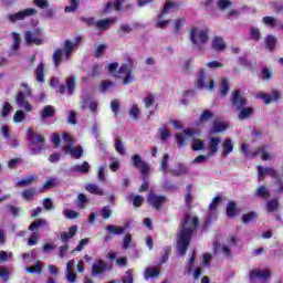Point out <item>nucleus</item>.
<instances>
[{
  "label": "nucleus",
  "instance_id": "8fccbe9b",
  "mask_svg": "<svg viewBox=\"0 0 283 283\" xmlns=\"http://www.w3.org/2000/svg\"><path fill=\"white\" fill-rule=\"evenodd\" d=\"M43 271V265L41 264V261H36L34 266H28L27 272L28 273H41Z\"/></svg>",
  "mask_w": 283,
  "mask_h": 283
},
{
  "label": "nucleus",
  "instance_id": "c85d7f7f",
  "mask_svg": "<svg viewBox=\"0 0 283 283\" xmlns=\"http://www.w3.org/2000/svg\"><path fill=\"white\" fill-rule=\"evenodd\" d=\"M261 155V159L262 160H269V158H271V156L269 155V153H266V147L265 146H261L259 148H255L254 151L252 153L253 158L258 157Z\"/></svg>",
  "mask_w": 283,
  "mask_h": 283
},
{
  "label": "nucleus",
  "instance_id": "9b49d317",
  "mask_svg": "<svg viewBox=\"0 0 283 283\" xmlns=\"http://www.w3.org/2000/svg\"><path fill=\"white\" fill-rule=\"evenodd\" d=\"M230 103L232 107L235 109V112H240L242 107H247V98L242 96V93H240V90H235L232 92Z\"/></svg>",
  "mask_w": 283,
  "mask_h": 283
},
{
  "label": "nucleus",
  "instance_id": "338daca9",
  "mask_svg": "<svg viewBox=\"0 0 283 283\" xmlns=\"http://www.w3.org/2000/svg\"><path fill=\"white\" fill-rule=\"evenodd\" d=\"M39 232H33L28 240L29 247H34L39 242Z\"/></svg>",
  "mask_w": 283,
  "mask_h": 283
},
{
  "label": "nucleus",
  "instance_id": "bf43d9fd",
  "mask_svg": "<svg viewBox=\"0 0 283 283\" xmlns=\"http://www.w3.org/2000/svg\"><path fill=\"white\" fill-rule=\"evenodd\" d=\"M272 76H273V73L271 72V70H269V67H263L261 70V77L263 81H271Z\"/></svg>",
  "mask_w": 283,
  "mask_h": 283
},
{
  "label": "nucleus",
  "instance_id": "b1692460",
  "mask_svg": "<svg viewBox=\"0 0 283 283\" xmlns=\"http://www.w3.org/2000/svg\"><path fill=\"white\" fill-rule=\"evenodd\" d=\"M85 189L86 191H88V193H92L93 196H104L105 193L103 188L98 187V185L95 184H87Z\"/></svg>",
  "mask_w": 283,
  "mask_h": 283
},
{
  "label": "nucleus",
  "instance_id": "39448f33",
  "mask_svg": "<svg viewBox=\"0 0 283 283\" xmlns=\"http://www.w3.org/2000/svg\"><path fill=\"white\" fill-rule=\"evenodd\" d=\"M132 160H133V167H135L136 169H140V174L142 176H144V181L139 187V193L149 191V182H147V175L149 174V165L143 161V158L140 157V155H134L132 157Z\"/></svg>",
  "mask_w": 283,
  "mask_h": 283
},
{
  "label": "nucleus",
  "instance_id": "4be33fe9",
  "mask_svg": "<svg viewBox=\"0 0 283 283\" xmlns=\"http://www.w3.org/2000/svg\"><path fill=\"white\" fill-rule=\"evenodd\" d=\"M56 109L52 105H46L41 112V118L42 120H46V118H52L55 116Z\"/></svg>",
  "mask_w": 283,
  "mask_h": 283
},
{
  "label": "nucleus",
  "instance_id": "79ce46f5",
  "mask_svg": "<svg viewBox=\"0 0 283 283\" xmlns=\"http://www.w3.org/2000/svg\"><path fill=\"white\" fill-rule=\"evenodd\" d=\"M171 174H174V176H186V174H189V168L182 164H179L178 170H171Z\"/></svg>",
  "mask_w": 283,
  "mask_h": 283
},
{
  "label": "nucleus",
  "instance_id": "5701e85b",
  "mask_svg": "<svg viewBox=\"0 0 283 283\" xmlns=\"http://www.w3.org/2000/svg\"><path fill=\"white\" fill-rule=\"evenodd\" d=\"M212 49L217 52H222L227 50V43H224V40L220 36H216L212 41Z\"/></svg>",
  "mask_w": 283,
  "mask_h": 283
},
{
  "label": "nucleus",
  "instance_id": "680f3d73",
  "mask_svg": "<svg viewBox=\"0 0 283 283\" xmlns=\"http://www.w3.org/2000/svg\"><path fill=\"white\" fill-rule=\"evenodd\" d=\"M10 112H12V105L9 104V102H4L3 107H2V112H1V116L3 118L8 117Z\"/></svg>",
  "mask_w": 283,
  "mask_h": 283
},
{
  "label": "nucleus",
  "instance_id": "a211bd4d",
  "mask_svg": "<svg viewBox=\"0 0 283 283\" xmlns=\"http://www.w3.org/2000/svg\"><path fill=\"white\" fill-rule=\"evenodd\" d=\"M112 23H116V18H106V19L98 20L95 23V28L103 31L109 30V27L112 25Z\"/></svg>",
  "mask_w": 283,
  "mask_h": 283
},
{
  "label": "nucleus",
  "instance_id": "49530a36",
  "mask_svg": "<svg viewBox=\"0 0 283 283\" xmlns=\"http://www.w3.org/2000/svg\"><path fill=\"white\" fill-rule=\"evenodd\" d=\"M34 180H36V176H31L29 178H24L20 181L17 182V187H28L29 185H32V182H34Z\"/></svg>",
  "mask_w": 283,
  "mask_h": 283
},
{
  "label": "nucleus",
  "instance_id": "7c9ffc66",
  "mask_svg": "<svg viewBox=\"0 0 283 283\" xmlns=\"http://www.w3.org/2000/svg\"><path fill=\"white\" fill-rule=\"evenodd\" d=\"M205 78H207V72L205 71V69H200L199 75L196 82L198 90H205L206 87Z\"/></svg>",
  "mask_w": 283,
  "mask_h": 283
},
{
  "label": "nucleus",
  "instance_id": "0e129e2a",
  "mask_svg": "<svg viewBox=\"0 0 283 283\" xmlns=\"http://www.w3.org/2000/svg\"><path fill=\"white\" fill-rule=\"evenodd\" d=\"M21 45V36L19 33L13 32V44H12V50H19Z\"/></svg>",
  "mask_w": 283,
  "mask_h": 283
},
{
  "label": "nucleus",
  "instance_id": "c756f323",
  "mask_svg": "<svg viewBox=\"0 0 283 283\" xmlns=\"http://www.w3.org/2000/svg\"><path fill=\"white\" fill-rule=\"evenodd\" d=\"M48 224V221L45 219H36L29 226V231L33 232L41 229V227H45Z\"/></svg>",
  "mask_w": 283,
  "mask_h": 283
},
{
  "label": "nucleus",
  "instance_id": "a878e982",
  "mask_svg": "<svg viewBox=\"0 0 283 283\" xmlns=\"http://www.w3.org/2000/svg\"><path fill=\"white\" fill-rule=\"evenodd\" d=\"M221 139L220 137H211L210 144H209V151L210 156H213V154H218V146L220 145Z\"/></svg>",
  "mask_w": 283,
  "mask_h": 283
},
{
  "label": "nucleus",
  "instance_id": "052dcab7",
  "mask_svg": "<svg viewBox=\"0 0 283 283\" xmlns=\"http://www.w3.org/2000/svg\"><path fill=\"white\" fill-rule=\"evenodd\" d=\"M109 87H114V82L107 80V81H102L99 83L101 92H106L107 90H109Z\"/></svg>",
  "mask_w": 283,
  "mask_h": 283
},
{
  "label": "nucleus",
  "instance_id": "603ef678",
  "mask_svg": "<svg viewBox=\"0 0 283 283\" xmlns=\"http://www.w3.org/2000/svg\"><path fill=\"white\" fill-rule=\"evenodd\" d=\"M70 263H67V274L66 280L70 283H76V273H74V270L70 268Z\"/></svg>",
  "mask_w": 283,
  "mask_h": 283
},
{
  "label": "nucleus",
  "instance_id": "774afa93",
  "mask_svg": "<svg viewBox=\"0 0 283 283\" xmlns=\"http://www.w3.org/2000/svg\"><path fill=\"white\" fill-rule=\"evenodd\" d=\"M101 216H102V218H104V220H108V218L112 217V209H109V206H105L102 209Z\"/></svg>",
  "mask_w": 283,
  "mask_h": 283
},
{
  "label": "nucleus",
  "instance_id": "4c0bfd02",
  "mask_svg": "<svg viewBox=\"0 0 283 283\" xmlns=\"http://www.w3.org/2000/svg\"><path fill=\"white\" fill-rule=\"evenodd\" d=\"M106 231H109V233H113L114 235H120V234L125 233V228L117 227L114 224H108V226H106Z\"/></svg>",
  "mask_w": 283,
  "mask_h": 283
},
{
  "label": "nucleus",
  "instance_id": "09e8293b",
  "mask_svg": "<svg viewBox=\"0 0 283 283\" xmlns=\"http://www.w3.org/2000/svg\"><path fill=\"white\" fill-rule=\"evenodd\" d=\"M159 134L161 143H167V139H169L171 136V133L169 132V129H167V127L159 128Z\"/></svg>",
  "mask_w": 283,
  "mask_h": 283
},
{
  "label": "nucleus",
  "instance_id": "2f4dec72",
  "mask_svg": "<svg viewBox=\"0 0 283 283\" xmlns=\"http://www.w3.org/2000/svg\"><path fill=\"white\" fill-rule=\"evenodd\" d=\"M265 44L270 52H275V45H277V38L274 35H266Z\"/></svg>",
  "mask_w": 283,
  "mask_h": 283
},
{
  "label": "nucleus",
  "instance_id": "20e7f679",
  "mask_svg": "<svg viewBox=\"0 0 283 283\" xmlns=\"http://www.w3.org/2000/svg\"><path fill=\"white\" fill-rule=\"evenodd\" d=\"M27 138L29 140V151H31L32 156H39V154L48 149L43 134H36L34 129L29 128L27 130Z\"/></svg>",
  "mask_w": 283,
  "mask_h": 283
},
{
  "label": "nucleus",
  "instance_id": "f3484780",
  "mask_svg": "<svg viewBox=\"0 0 283 283\" xmlns=\"http://www.w3.org/2000/svg\"><path fill=\"white\" fill-rule=\"evenodd\" d=\"M35 81L38 83H45V64L40 62L34 71Z\"/></svg>",
  "mask_w": 283,
  "mask_h": 283
},
{
  "label": "nucleus",
  "instance_id": "423d86ee",
  "mask_svg": "<svg viewBox=\"0 0 283 283\" xmlns=\"http://www.w3.org/2000/svg\"><path fill=\"white\" fill-rule=\"evenodd\" d=\"M21 87L23 91H19L15 95V103L18 107H23L25 112H32V104L28 102V98L32 96V88L28 85V83L22 82Z\"/></svg>",
  "mask_w": 283,
  "mask_h": 283
},
{
  "label": "nucleus",
  "instance_id": "6e6552de",
  "mask_svg": "<svg viewBox=\"0 0 283 283\" xmlns=\"http://www.w3.org/2000/svg\"><path fill=\"white\" fill-rule=\"evenodd\" d=\"M146 200L149 207H153L156 211H163V207L167 202V196L156 195L154 191H150Z\"/></svg>",
  "mask_w": 283,
  "mask_h": 283
},
{
  "label": "nucleus",
  "instance_id": "dca6fc26",
  "mask_svg": "<svg viewBox=\"0 0 283 283\" xmlns=\"http://www.w3.org/2000/svg\"><path fill=\"white\" fill-rule=\"evenodd\" d=\"M78 227L77 226H71L69 228V232L64 231L60 234V240L64 243L70 242V240H72V238H74V235H76V231H77Z\"/></svg>",
  "mask_w": 283,
  "mask_h": 283
},
{
  "label": "nucleus",
  "instance_id": "f8f14e48",
  "mask_svg": "<svg viewBox=\"0 0 283 283\" xmlns=\"http://www.w3.org/2000/svg\"><path fill=\"white\" fill-rule=\"evenodd\" d=\"M271 277V271L269 270H252L249 274L251 283H255L256 280H269Z\"/></svg>",
  "mask_w": 283,
  "mask_h": 283
},
{
  "label": "nucleus",
  "instance_id": "bb28decb",
  "mask_svg": "<svg viewBox=\"0 0 283 283\" xmlns=\"http://www.w3.org/2000/svg\"><path fill=\"white\" fill-rule=\"evenodd\" d=\"M253 116V107H242L239 111L238 118L239 120H247V118Z\"/></svg>",
  "mask_w": 283,
  "mask_h": 283
},
{
  "label": "nucleus",
  "instance_id": "5fc2aeb1",
  "mask_svg": "<svg viewBox=\"0 0 283 283\" xmlns=\"http://www.w3.org/2000/svg\"><path fill=\"white\" fill-rule=\"evenodd\" d=\"M264 25H270V28H275L277 25V20L271 15H266L263 18Z\"/></svg>",
  "mask_w": 283,
  "mask_h": 283
},
{
  "label": "nucleus",
  "instance_id": "f257e3e1",
  "mask_svg": "<svg viewBox=\"0 0 283 283\" xmlns=\"http://www.w3.org/2000/svg\"><path fill=\"white\" fill-rule=\"evenodd\" d=\"M199 229L200 219L198 217L191 218V214L186 213L177 233V251L179 255H187V249L191 244V238H193L195 233H198Z\"/></svg>",
  "mask_w": 283,
  "mask_h": 283
},
{
  "label": "nucleus",
  "instance_id": "473e14b6",
  "mask_svg": "<svg viewBox=\"0 0 283 283\" xmlns=\"http://www.w3.org/2000/svg\"><path fill=\"white\" fill-rule=\"evenodd\" d=\"M34 196H36V188L32 187L22 191V198L28 202L34 200Z\"/></svg>",
  "mask_w": 283,
  "mask_h": 283
},
{
  "label": "nucleus",
  "instance_id": "3c124183",
  "mask_svg": "<svg viewBox=\"0 0 283 283\" xmlns=\"http://www.w3.org/2000/svg\"><path fill=\"white\" fill-rule=\"evenodd\" d=\"M169 255H171V245H168L165 251L164 254L160 258L159 264H165L169 261Z\"/></svg>",
  "mask_w": 283,
  "mask_h": 283
},
{
  "label": "nucleus",
  "instance_id": "a19ab883",
  "mask_svg": "<svg viewBox=\"0 0 283 283\" xmlns=\"http://www.w3.org/2000/svg\"><path fill=\"white\" fill-rule=\"evenodd\" d=\"M53 187H56V180L49 179L44 182V185L41 186L40 191L41 193H45L48 189H53Z\"/></svg>",
  "mask_w": 283,
  "mask_h": 283
},
{
  "label": "nucleus",
  "instance_id": "13d9d810",
  "mask_svg": "<svg viewBox=\"0 0 283 283\" xmlns=\"http://www.w3.org/2000/svg\"><path fill=\"white\" fill-rule=\"evenodd\" d=\"M156 102V97L153 94H147L146 97L144 98V104L146 108L151 107L154 103Z\"/></svg>",
  "mask_w": 283,
  "mask_h": 283
},
{
  "label": "nucleus",
  "instance_id": "2eb2a0df",
  "mask_svg": "<svg viewBox=\"0 0 283 283\" xmlns=\"http://www.w3.org/2000/svg\"><path fill=\"white\" fill-rule=\"evenodd\" d=\"M125 1L126 0H115L114 2H107L103 9V13L109 14V12H112V8H114L116 12H120V10H123V3H125Z\"/></svg>",
  "mask_w": 283,
  "mask_h": 283
},
{
  "label": "nucleus",
  "instance_id": "f704fd0d",
  "mask_svg": "<svg viewBox=\"0 0 283 283\" xmlns=\"http://www.w3.org/2000/svg\"><path fill=\"white\" fill-rule=\"evenodd\" d=\"M258 216L259 214L255 211L244 213L242 219L243 224H249L250 222H253V220H258Z\"/></svg>",
  "mask_w": 283,
  "mask_h": 283
},
{
  "label": "nucleus",
  "instance_id": "a18cd8bd",
  "mask_svg": "<svg viewBox=\"0 0 283 283\" xmlns=\"http://www.w3.org/2000/svg\"><path fill=\"white\" fill-rule=\"evenodd\" d=\"M174 30L177 34H180L182 32V25H185V18H178L174 20Z\"/></svg>",
  "mask_w": 283,
  "mask_h": 283
},
{
  "label": "nucleus",
  "instance_id": "7ed1b4c3",
  "mask_svg": "<svg viewBox=\"0 0 283 283\" xmlns=\"http://www.w3.org/2000/svg\"><path fill=\"white\" fill-rule=\"evenodd\" d=\"M132 67H134V60L132 59H128L127 63L120 66L118 62H113L108 64V73H111L114 78H123V85H129V83L134 81Z\"/></svg>",
  "mask_w": 283,
  "mask_h": 283
},
{
  "label": "nucleus",
  "instance_id": "aec40b11",
  "mask_svg": "<svg viewBox=\"0 0 283 283\" xmlns=\"http://www.w3.org/2000/svg\"><path fill=\"white\" fill-rule=\"evenodd\" d=\"M74 174H90V163L83 161L81 165H75L71 168Z\"/></svg>",
  "mask_w": 283,
  "mask_h": 283
},
{
  "label": "nucleus",
  "instance_id": "c03bdc74",
  "mask_svg": "<svg viewBox=\"0 0 283 283\" xmlns=\"http://www.w3.org/2000/svg\"><path fill=\"white\" fill-rule=\"evenodd\" d=\"M76 87V82L74 81V77H67L66 78V90L70 95L74 94V90Z\"/></svg>",
  "mask_w": 283,
  "mask_h": 283
},
{
  "label": "nucleus",
  "instance_id": "6e6d98bb",
  "mask_svg": "<svg viewBox=\"0 0 283 283\" xmlns=\"http://www.w3.org/2000/svg\"><path fill=\"white\" fill-rule=\"evenodd\" d=\"M115 150L117 154H120V156H125V147L123 146L120 138L115 139Z\"/></svg>",
  "mask_w": 283,
  "mask_h": 283
},
{
  "label": "nucleus",
  "instance_id": "37998d69",
  "mask_svg": "<svg viewBox=\"0 0 283 283\" xmlns=\"http://www.w3.org/2000/svg\"><path fill=\"white\" fill-rule=\"evenodd\" d=\"M129 116L133 120H138V116H140V108H138V104H134L129 109Z\"/></svg>",
  "mask_w": 283,
  "mask_h": 283
},
{
  "label": "nucleus",
  "instance_id": "cd10ccee",
  "mask_svg": "<svg viewBox=\"0 0 283 283\" xmlns=\"http://www.w3.org/2000/svg\"><path fill=\"white\" fill-rule=\"evenodd\" d=\"M256 198H262L263 200H266L271 197V191L266 186H260L255 191Z\"/></svg>",
  "mask_w": 283,
  "mask_h": 283
},
{
  "label": "nucleus",
  "instance_id": "4468645a",
  "mask_svg": "<svg viewBox=\"0 0 283 283\" xmlns=\"http://www.w3.org/2000/svg\"><path fill=\"white\" fill-rule=\"evenodd\" d=\"M106 271H107V263H105V261H103V259H98L92 265L91 275H92V277H96V275H101Z\"/></svg>",
  "mask_w": 283,
  "mask_h": 283
},
{
  "label": "nucleus",
  "instance_id": "6ab92c4d",
  "mask_svg": "<svg viewBox=\"0 0 283 283\" xmlns=\"http://www.w3.org/2000/svg\"><path fill=\"white\" fill-rule=\"evenodd\" d=\"M229 128V125L224 124L223 122L220 120H214L212 123V126L210 128V134H220L222 132H224L226 129Z\"/></svg>",
  "mask_w": 283,
  "mask_h": 283
},
{
  "label": "nucleus",
  "instance_id": "ea45409f",
  "mask_svg": "<svg viewBox=\"0 0 283 283\" xmlns=\"http://www.w3.org/2000/svg\"><path fill=\"white\" fill-rule=\"evenodd\" d=\"M169 169V154H164L161 161H160V170L164 174H167V170Z\"/></svg>",
  "mask_w": 283,
  "mask_h": 283
},
{
  "label": "nucleus",
  "instance_id": "0eeeda50",
  "mask_svg": "<svg viewBox=\"0 0 283 283\" xmlns=\"http://www.w3.org/2000/svg\"><path fill=\"white\" fill-rule=\"evenodd\" d=\"M174 8H178V4L171 0H167L164 4V9L158 13L157 15V22L156 28H159L163 30L165 25H168L169 20H163L165 19L166 14H169V10H174Z\"/></svg>",
  "mask_w": 283,
  "mask_h": 283
},
{
  "label": "nucleus",
  "instance_id": "412c9836",
  "mask_svg": "<svg viewBox=\"0 0 283 283\" xmlns=\"http://www.w3.org/2000/svg\"><path fill=\"white\" fill-rule=\"evenodd\" d=\"M265 207H266V211L269 213H274V211H279L280 209V199L277 197L269 200L266 203H265Z\"/></svg>",
  "mask_w": 283,
  "mask_h": 283
},
{
  "label": "nucleus",
  "instance_id": "e2e57ef3",
  "mask_svg": "<svg viewBox=\"0 0 283 283\" xmlns=\"http://www.w3.org/2000/svg\"><path fill=\"white\" fill-rule=\"evenodd\" d=\"M25 118V113L21 109L17 111L13 116L14 123H22Z\"/></svg>",
  "mask_w": 283,
  "mask_h": 283
},
{
  "label": "nucleus",
  "instance_id": "f03ea898",
  "mask_svg": "<svg viewBox=\"0 0 283 283\" xmlns=\"http://www.w3.org/2000/svg\"><path fill=\"white\" fill-rule=\"evenodd\" d=\"M81 43H83V36L78 35L74 39V41H64V52L61 48L55 49L52 55L54 67H61V64L63 63V54L64 59L70 61V59H72V53L78 50V45H81Z\"/></svg>",
  "mask_w": 283,
  "mask_h": 283
},
{
  "label": "nucleus",
  "instance_id": "9d476101",
  "mask_svg": "<svg viewBox=\"0 0 283 283\" xmlns=\"http://www.w3.org/2000/svg\"><path fill=\"white\" fill-rule=\"evenodd\" d=\"M43 34L41 29H34L33 31H27L24 33V39L27 41V45H43V40L40 38Z\"/></svg>",
  "mask_w": 283,
  "mask_h": 283
},
{
  "label": "nucleus",
  "instance_id": "c9c22d12",
  "mask_svg": "<svg viewBox=\"0 0 283 283\" xmlns=\"http://www.w3.org/2000/svg\"><path fill=\"white\" fill-rule=\"evenodd\" d=\"M160 275V270L157 268H146L145 270V280H149V277H158Z\"/></svg>",
  "mask_w": 283,
  "mask_h": 283
},
{
  "label": "nucleus",
  "instance_id": "1a4fd4ad",
  "mask_svg": "<svg viewBox=\"0 0 283 283\" xmlns=\"http://www.w3.org/2000/svg\"><path fill=\"white\" fill-rule=\"evenodd\" d=\"M35 14H39V11H36V9L27 8L22 11L17 12V13H10L8 15V19H9V21H11V23H17V21H23V19H25L28 17H35Z\"/></svg>",
  "mask_w": 283,
  "mask_h": 283
},
{
  "label": "nucleus",
  "instance_id": "ddd939ff",
  "mask_svg": "<svg viewBox=\"0 0 283 283\" xmlns=\"http://www.w3.org/2000/svg\"><path fill=\"white\" fill-rule=\"evenodd\" d=\"M258 174H259V180H262L264 178V176H270L271 178H274L275 180H277L280 178V174L277 172V170H275L274 168L271 167H262V166H258Z\"/></svg>",
  "mask_w": 283,
  "mask_h": 283
},
{
  "label": "nucleus",
  "instance_id": "58836bf2",
  "mask_svg": "<svg viewBox=\"0 0 283 283\" xmlns=\"http://www.w3.org/2000/svg\"><path fill=\"white\" fill-rule=\"evenodd\" d=\"M229 90H230L229 80L223 78L221 81V84H220V87H219V92H220L222 98H224V96H227V94H229Z\"/></svg>",
  "mask_w": 283,
  "mask_h": 283
},
{
  "label": "nucleus",
  "instance_id": "de8ad7c7",
  "mask_svg": "<svg viewBox=\"0 0 283 283\" xmlns=\"http://www.w3.org/2000/svg\"><path fill=\"white\" fill-rule=\"evenodd\" d=\"M205 149V142L202 139H192V150L202 151Z\"/></svg>",
  "mask_w": 283,
  "mask_h": 283
},
{
  "label": "nucleus",
  "instance_id": "864d4df0",
  "mask_svg": "<svg viewBox=\"0 0 283 283\" xmlns=\"http://www.w3.org/2000/svg\"><path fill=\"white\" fill-rule=\"evenodd\" d=\"M33 6L40 8V10H45V8H50L49 0H33Z\"/></svg>",
  "mask_w": 283,
  "mask_h": 283
},
{
  "label": "nucleus",
  "instance_id": "e433bc0d",
  "mask_svg": "<svg viewBox=\"0 0 283 283\" xmlns=\"http://www.w3.org/2000/svg\"><path fill=\"white\" fill-rule=\"evenodd\" d=\"M80 6H81L80 0H70V6H66L64 8V12H66V13L76 12V10H78Z\"/></svg>",
  "mask_w": 283,
  "mask_h": 283
},
{
  "label": "nucleus",
  "instance_id": "4d7b16f0",
  "mask_svg": "<svg viewBox=\"0 0 283 283\" xmlns=\"http://www.w3.org/2000/svg\"><path fill=\"white\" fill-rule=\"evenodd\" d=\"M71 156H72V158H75L76 160H78V158H81L83 156V147L77 146V147L73 148L71 150Z\"/></svg>",
  "mask_w": 283,
  "mask_h": 283
},
{
  "label": "nucleus",
  "instance_id": "69168bd1",
  "mask_svg": "<svg viewBox=\"0 0 283 283\" xmlns=\"http://www.w3.org/2000/svg\"><path fill=\"white\" fill-rule=\"evenodd\" d=\"M211 118H213V113H211V111H209V109H205L202 112V114L200 115L201 123H205Z\"/></svg>",
  "mask_w": 283,
  "mask_h": 283
},
{
  "label": "nucleus",
  "instance_id": "72a5a7b5",
  "mask_svg": "<svg viewBox=\"0 0 283 283\" xmlns=\"http://www.w3.org/2000/svg\"><path fill=\"white\" fill-rule=\"evenodd\" d=\"M226 211L228 218H235V216H238V208L235 207V201H229Z\"/></svg>",
  "mask_w": 283,
  "mask_h": 283
},
{
  "label": "nucleus",
  "instance_id": "393cba45",
  "mask_svg": "<svg viewBox=\"0 0 283 283\" xmlns=\"http://www.w3.org/2000/svg\"><path fill=\"white\" fill-rule=\"evenodd\" d=\"M222 147H223L222 156L223 158H227V156H229V154L233 151V147H234L233 140H231V138L224 139Z\"/></svg>",
  "mask_w": 283,
  "mask_h": 283
}]
</instances>
